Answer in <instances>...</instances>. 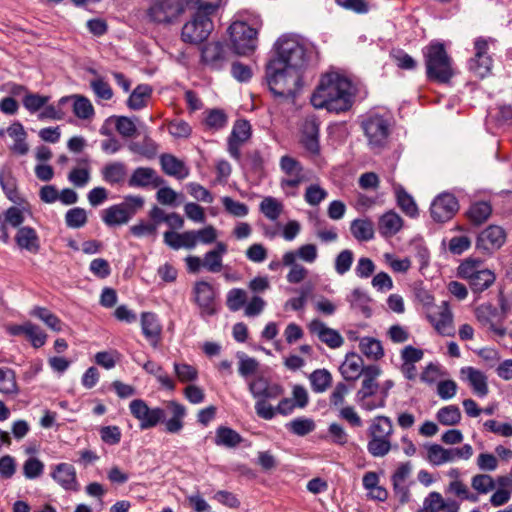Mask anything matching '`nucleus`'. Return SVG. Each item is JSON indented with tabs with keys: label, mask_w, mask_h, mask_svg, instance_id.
<instances>
[{
	"label": "nucleus",
	"mask_w": 512,
	"mask_h": 512,
	"mask_svg": "<svg viewBox=\"0 0 512 512\" xmlns=\"http://www.w3.org/2000/svg\"><path fill=\"white\" fill-rule=\"evenodd\" d=\"M353 98L352 82L337 72H330L321 77L310 102L316 109L341 113L352 107Z\"/></svg>",
	"instance_id": "nucleus-1"
},
{
	"label": "nucleus",
	"mask_w": 512,
	"mask_h": 512,
	"mask_svg": "<svg viewBox=\"0 0 512 512\" xmlns=\"http://www.w3.org/2000/svg\"><path fill=\"white\" fill-rule=\"evenodd\" d=\"M167 409L171 412L172 417L165 421V410L160 407L150 408L142 399H134L129 404L130 413L139 421V428L141 430L154 428L159 423L164 422L168 433L180 432L184 426L185 406L176 401H169Z\"/></svg>",
	"instance_id": "nucleus-2"
},
{
	"label": "nucleus",
	"mask_w": 512,
	"mask_h": 512,
	"mask_svg": "<svg viewBox=\"0 0 512 512\" xmlns=\"http://www.w3.org/2000/svg\"><path fill=\"white\" fill-rule=\"evenodd\" d=\"M276 57L268 63L279 62V67L296 70L302 74L309 62L308 50L293 35H282L274 44Z\"/></svg>",
	"instance_id": "nucleus-3"
},
{
	"label": "nucleus",
	"mask_w": 512,
	"mask_h": 512,
	"mask_svg": "<svg viewBox=\"0 0 512 512\" xmlns=\"http://www.w3.org/2000/svg\"><path fill=\"white\" fill-rule=\"evenodd\" d=\"M280 63H267L266 81L270 91L284 99L294 98L302 87V74L296 70L281 68Z\"/></svg>",
	"instance_id": "nucleus-4"
},
{
	"label": "nucleus",
	"mask_w": 512,
	"mask_h": 512,
	"mask_svg": "<svg viewBox=\"0 0 512 512\" xmlns=\"http://www.w3.org/2000/svg\"><path fill=\"white\" fill-rule=\"evenodd\" d=\"M423 53L427 78L438 83H448L454 73L452 60L444 45L439 42L431 43Z\"/></svg>",
	"instance_id": "nucleus-5"
},
{
	"label": "nucleus",
	"mask_w": 512,
	"mask_h": 512,
	"mask_svg": "<svg viewBox=\"0 0 512 512\" xmlns=\"http://www.w3.org/2000/svg\"><path fill=\"white\" fill-rule=\"evenodd\" d=\"M457 275L468 282L473 293H481L495 282V274L484 267L479 258H466L457 268Z\"/></svg>",
	"instance_id": "nucleus-6"
},
{
	"label": "nucleus",
	"mask_w": 512,
	"mask_h": 512,
	"mask_svg": "<svg viewBox=\"0 0 512 512\" xmlns=\"http://www.w3.org/2000/svg\"><path fill=\"white\" fill-rule=\"evenodd\" d=\"M228 33L232 48L237 55L246 56L257 47V28L249 26L244 21H235L229 28Z\"/></svg>",
	"instance_id": "nucleus-7"
},
{
	"label": "nucleus",
	"mask_w": 512,
	"mask_h": 512,
	"mask_svg": "<svg viewBox=\"0 0 512 512\" xmlns=\"http://www.w3.org/2000/svg\"><path fill=\"white\" fill-rule=\"evenodd\" d=\"M212 29L210 14L196 11L193 18L184 24L181 37L184 42L199 44L208 38Z\"/></svg>",
	"instance_id": "nucleus-8"
},
{
	"label": "nucleus",
	"mask_w": 512,
	"mask_h": 512,
	"mask_svg": "<svg viewBox=\"0 0 512 512\" xmlns=\"http://www.w3.org/2000/svg\"><path fill=\"white\" fill-rule=\"evenodd\" d=\"M184 12L181 0H155L147 10L149 20L155 24H171Z\"/></svg>",
	"instance_id": "nucleus-9"
},
{
	"label": "nucleus",
	"mask_w": 512,
	"mask_h": 512,
	"mask_svg": "<svg viewBox=\"0 0 512 512\" xmlns=\"http://www.w3.org/2000/svg\"><path fill=\"white\" fill-rule=\"evenodd\" d=\"M491 38L478 37L474 42L475 55L468 62L469 71L479 78H484L491 73L493 60L488 55V42Z\"/></svg>",
	"instance_id": "nucleus-10"
},
{
	"label": "nucleus",
	"mask_w": 512,
	"mask_h": 512,
	"mask_svg": "<svg viewBox=\"0 0 512 512\" xmlns=\"http://www.w3.org/2000/svg\"><path fill=\"white\" fill-rule=\"evenodd\" d=\"M362 128L372 148H382L389 136V123L379 115L368 117L362 122Z\"/></svg>",
	"instance_id": "nucleus-11"
},
{
	"label": "nucleus",
	"mask_w": 512,
	"mask_h": 512,
	"mask_svg": "<svg viewBox=\"0 0 512 512\" xmlns=\"http://www.w3.org/2000/svg\"><path fill=\"white\" fill-rule=\"evenodd\" d=\"M459 210L457 198L451 193H441L430 206V215L435 222L444 223L453 218Z\"/></svg>",
	"instance_id": "nucleus-12"
},
{
	"label": "nucleus",
	"mask_w": 512,
	"mask_h": 512,
	"mask_svg": "<svg viewBox=\"0 0 512 512\" xmlns=\"http://www.w3.org/2000/svg\"><path fill=\"white\" fill-rule=\"evenodd\" d=\"M506 241L504 229L498 225H490L481 231L477 237L476 248L486 254H492L500 249Z\"/></svg>",
	"instance_id": "nucleus-13"
},
{
	"label": "nucleus",
	"mask_w": 512,
	"mask_h": 512,
	"mask_svg": "<svg viewBox=\"0 0 512 512\" xmlns=\"http://www.w3.org/2000/svg\"><path fill=\"white\" fill-rule=\"evenodd\" d=\"M227 48L221 42H209L201 50V62L211 70H221L228 62Z\"/></svg>",
	"instance_id": "nucleus-14"
},
{
	"label": "nucleus",
	"mask_w": 512,
	"mask_h": 512,
	"mask_svg": "<svg viewBox=\"0 0 512 512\" xmlns=\"http://www.w3.org/2000/svg\"><path fill=\"white\" fill-rule=\"evenodd\" d=\"M248 389L256 400L278 398L284 394V389L280 384L270 382L263 375H258L252 379L248 383Z\"/></svg>",
	"instance_id": "nucleus-15"
},
{
	"label": "nucleus",
	"mask_w": 512,
	"mask_h": 512,
	"mask_svg": "<svg viewBox=\"0 0 512 512\" xmlns=\"http://www.w3.org/2000/svg\"><path fill=\"white\" fill-rule=\"evenodd\" d=\"M164 183L165 180L151 167H137L128 179L131 188H159Z\"/></svg>",
	"instance_id": "nucleus-16"
},
{
	"label": "nucleus",
	"mask_w": 512,
	"mask_h": 512,
	"mask_svg": "<svg viewBox=\"0 0 512 512\" xmlns=\"http://www.w3.org/2000/svg\"><path fill=\"white\" fill-rule=\"evenodd\" d=\"M194 301L204 315L215 313V291L211 284L206 281H198L193 288Z\"/></svg>",
	"instance_id": "nucleus-17"
},
{
	"label": "nucleus",
	"mask_w": 512,
	"mask_h": 512,
	"mask_svg": "<svg viewBox=\"0 0 512 512\" xmlns=\"http://www.w3.org/2000/svg\"><path fill=\"white\" fill-rule=\"evenodd\" d=\"M301 143L310 153H319V121L317 117L308 116L305 118L302 125Z\"/></svg>",
	"instance_id": "nucleus-18"
},
{
	"label": "nucleus",
	"mask_w": 512,
	"mask_h": 512,
	"mask_svg": "<svg viewBox=\"0 0 512 512\" xmlns=\"http://www.w3.org/2000/svg\"><path fill=\"white\" fill-rule=\"evenodd\" d=\"M140 323L144 337L152 347L157 348L162 334V326L157 315L152 312H143Z\"/></svg>",
	"instance_id": "nucleus-19"
},
{
	"label": "nucleus",
	"mask_w": 512,
	"mask_h": 512,
	"mask_svg": "<svg viewBox=\"0 0 512 512\" xmlns=\"http://www.w3.org/2000/svg\"><path fill=\"white\" fill-rule=\"evenodd\" d=\"M311 333L318 336L319 340L332 349L342 346L344 339L340 333L327 327L322 321L315 319L309 324Z\"/></svg>",
	"instance_id": "nucleus-20"
},
{
	"label": "nucleus",
	"mask_w": 512,
	"mask_h": 512,
	"mask_svg": "<svg viewBox=\"0 0 512 512\" xmlns=\"http://www.w3.org/2000/svg\"><path fill=\"white\" fill-rule=\"evenodd\" d=\"M51 477L65 490H77L76 470L72 464L59 463L57 464Z\"/></svg>",
	"instance_id": "nucleus-21"
},
{
	"label": "nucleus",
	"mask_w": 512,
	"mask_h": 512,
	"mask_svg": "<svg viewBox=\"0 0 512 512\" xmlns=\"http://www.w3.org/2000/svg\"><path fill=\"white\" fill-rule=\"evenodd\" d=\"M7 134L11 137L14 143L10 146L12 153L24 156L29 152V144L27 142L28 134L24 126L19 122H13L7 129Z\"/></svg>",
	"instance_id": "nucleus-22"
},
{
	"label": "nucleus",
	"mask_w": 512,
	"mask_h": 512,
	"mask_svg": "<svg viewBox=\"0 0 512 512\" xmlns=\"http://www.w3.org/2000/svg\"><path fill=\"white\" fill-rule=\"evenodd\" d=\"M160 165L166 175L173 176L178 180H183L189 176V168L182 160L172 154H162L160 156Z\"/></svg>",
	"instance_id": "nucleus-23"
},
{
	"label": "nucleus",
	"mask_w": 512,
	"mask_h": 512,
	"mask_svg": "<svg viewBox=\"0 0 512 512\" xmlns=\"http://www.w3.org/2000/svg\"><path fill=\"white\" fill-rule=\"evenodd\" d=\"M15 242L20 249L32 254H37L40 250L39 236L36 230L29 226H22L17 230Z\"/></svg>",
	"instance_id": "nucleus-24"
},
{
	"label": "nucleus",
	"mask_w": 512,
	"mask_h": 512,
	"mask_svg": "<svg viewBox=\"0 0 512 512\" xmlns=\"http://www.w3.org/2000/svg\"><path fill=\"white\" fill-rule=\"evenodd\" d=\"M363 359L356 353H348L340 366V373L347 381L357 380L363 372Z\"/></svg>",
	"instance_id": "nucleus-25"
},
{
	"label": "nucleus",
	"mask_w": 512,
	"mask_h": 512,
	"mask_svg": "<svg viewBox=\"0 0 512 512\" xmlns=\"http://www.w3.org/2000/svg\"><path fill=\"white\" fill-rule=\"evenodd\" d=\"M101 175L103 180L110 185L121 184L126 179L127 167L120 161L111 162L102 168Z\"/></svg>",
	"instance_id": "nucleus-26"
},
{
	"label": "nucleus",
	"mask_w": 512,
	"mask_h": 512,
	"mask_svg": "<svg viewBox=\"0 0 512 512\" xmlns=\"http://www.w3.org/2000/svg\"><path fill=\"white\" fill-rule=\"evenodd\" d=\"M227 253V245L217 242L214 249L206 252L203 258V267L211 273H218L222 269V258Z\"/></svg>",
	"instance_id": "nucleus-27"
},
{
	"label": "nucleus",
	"mask_w": 512,
	"mask_h": 512,
	"mask_svg": "<svg viewBox=\"0 0 512 512\" xmlns=\"http://www.w3.org/2000/svg\"><path fill=\"white\" fill-rule=\"evenodd\" d=\"M492 214V206L487 201H477L470 205L465 215L469 222L479 226L486 222Z\"/></svg>",
	"instance_id": "nucleus-28"
},
{
	"label": "nucleus",
	"mask_w": 512,
	"mask_h": 512,
	"mask_svg": "<svg viewBox=\"0 0 512 512\" xmlns=\"http://www.w3.org/2000/svg\"><path fill=\"white\" fill-rule=\"evenodd\" d=\"M402 226V218L394 211H389L380 217L378 230L382 236L391 237L398 233Z\"/></svg>",
	"instance_id": "nucleus-29"
},
{
	"label": "nucleus",
	"mask_w": 512,
	"mask_h": 512,
	"mask_svg": "<svg viewBox=\"0 0 512 512\" xmlns=\"http://www.w3.org/2000/svg\"><path fill=\"white\" fill-rule=\"evenodd\" d=\"M152 87L148 84H139L130 94L127 100V106L131 110H140L147 105V101L152 96Z\"/></svg>",
	"instance_id": "nucleus-30"
},
{
	"label": "nucleus",
	"mask_w": 512,
	"mask_h": 512,
	"mask_svg": "<svg viewBox=\"0 0 512 512\" xmlns=\"http://www.w3.org/2000/svg\"><path fill=\"white\" fill-rule=\"evenodd\" d=\"M393 431L394 428L391 419L387 416L379 415L372 420L368 428V436L391 438Z\"/></svg>",
	"instance_id": "nucleus-31"
},
{
	"label": "nucleus",
	"mask_w": 512,
	"mask_h": 512,
	"mask_svg": "<svg viewBox=\"0 0 512 512\" xmlns=\"http://www.w3.org/2000/svg\"><path fill=\"white\" fill-rule=\"evenodd\" d=\"M461 372L467 374V379L476 395L484 397L488 394L487 377L481 371L473 367H467L462 369Z\"/></svg>",
	"instance_id": "nucleus-32"
},
{
	"label": "nucleus",
	"mask_w": 512,
	"mask_h": 512,
	"mask_svg": "<svg viewBox=\"0 0 512 512\" xmlns=\"http://www.w3.org/2000/svg\"><path fill=\"white\" fill-rule=\"evenodd\" d=\"M242 436L232 428L219 426L216 430L214 442L218 446L234 448L242 442Z\"/></svg>",
	"instance_id": "nucleus-33"
},
{
	"label": "nucleus",
	"mask_w": 512,
	"mask_h": 512,
	"mask_svg": "<svg viewBox=\"0 0 512 512\" xmlns=\"http://www.w3.org/2000/svg\"><path fill=\"white\" fill-rule=\"evenodd\" d=\"M475 315L477 320L483 324L488 325L491 330L495 331L499 335H504L505 330L497 329L494 325V320L498 315L497 308L491 304H482L476 308Z\"/></svg>",
	"instance_id": "nucleus-34"
},
{
	"label": "nucleus",
	"mask_w": 512,
	"mask_h": 512,
	"mask_svg": "<svg viewBox=\"0 0 512 512\" xmlns=\"http://www.w3.org/2000/svg\"><path fill=\"white\" fill-rule=\"evenodd\" d=\"M436 330L443 335H450L452 330V313L446 302H443L439 310L433 316Z\"/></svg>",
	"instance_id": "nucleus-35"
},
{
	"label": "nucleus",
	"mask_w": 512,
	"mask_h": 512,
	"mask_svg": "<svg viewBox=\"0 0 512 512\" xmlns=\"http://www.w3.org/2000/svg\"><path fill=\"white\" fill-rule=\"evenodd\" d=\"M309 380L314 392L323 393L331 386L332 375L326 369H317L310 374Z\"/></svg>",
	"instance_id": "nucleus-36"
},
{
	"label": "nucleus",
	"mask_w": 512,
	"mask_h": 512,
	"mask_svg": "<svg viewBox=\"0 0 512 512\" xmlns=\"http://www.w3.org/2000/svg\"><path fill=\"white\" fill-rule=\"evenodd\" d=\"M461 411L456 405L440 408L436 413L437 421L444 426H455L461 421Z\"/></svg>",
	"instance_id": "nucleus-37"
},
{
	"label": "nucleus",
	"mask_w": 512,
	"mask_h": 512,
	"mask_svg": "<svg viewBox=\"0 0 512 512\" xmlns=\"http://www.w3.org/2000/svg\"><path fill=\"white\" fill-rule=\"evenodd\" d=\"M347 301L350 303L352 309L361 311L366 318L371 316V309L368 306L370 298L359 288H355L351 292V294L347 297Z\"/></svg>",
	"instance_id": "nucleus-38"
},
{
	"label": "nucleus",
	"mask_w": 512,
	"mask_h": 512,
	"mask_svg": "<svg viewBox=\"0 0 512 512\" xmlns=\"http://www.w3.org/2000/svg\"><path fill=\"white\" fill-rule=\"evenodd\" d=\"M128 148L131 152L139 154L147 159L154 158L158 151L157 143L147 136L142 142H131Z\"/></svg>",
	"instance_id": "nucleus-39"
},
{
	"label": "nucleus",
	"mask_w": 512,
	"mask_h": 512,
	"mask_svg": "<svg viewBox=\"0 0 512 512\" xmlns=\"http://www.w3.org/2000/svg\"><path fill=\"white\" fill-rule=\"evenodd\" d=\"M30 315L43 321L53 331L59 332L62 330V321L58 318V316H56L45 307L37 306L33 308V310L30 312Z\"/></svg>",
	"instance_id": "nucleus-40"
},
{
	"label": "nucleus",
	"mask_w": 512,
	"mask_h": 512,
	"mask_svg": "<svg viewBox=\"0 0 512 512\" xmlns=\"http://www.w3.org/2000/svg\"><path fill=\"white\" fill-rule=\"evenodd\" d=\"M350 229L358 241H369L374 236L373 224L369 220L356 219L351 223Z\"/></svg>",
	"instance_id": "nucleus-41"
},
{
	"label": "nucleus",
	"mask_w": 512,
	"mask_h": 512,
	"mask_svg": "<svg viewBox=\"0 0 512 512\" xmlns=\"http://www.w3.org/2000/svg\"><path fill=\"white\" fill-rule=\"evenodd\" d=\"M102 219L108 226L126 224L130 221L119 204L112 205L103 211Z\"/></svg>",
	"instance_id": "nucleus-42"
},
{
	"label": "nucleus",
	"mask_w": 512,
	"mask_h": 512,
	"mask_svg": "<svg viewBox=\"0 0 512 512\" xmlns=\"http://www.w3.org/2000/svg\"><path fill=\"white\" fill-rule=\"evenodd\" d=\"M391 449V438L369 437L367 450L373 457H384Z\"/></svg>",
	"instance_id": "nucleus-43"
},
{
	"label": "nucleus",
	"mask_w": 512,
	"mask_h": 512,
	"mask_svg": "<svg viewBox=\"0 0 512 512\" xmlns=\"http://www.w3.org/2000/svg\"><path fill=\"white\" fill-rule=\"evenodd\" d=\"M397 204L400 209L410 217L418 215V208L413 197L402 187L396 189Z\"/></svg>",
	"instance_id": "nucleus-44"
},
{
	"label": "nucleus",
	"mask_w": 512,
	"mask_h": 512,
	"mask_svg": "<svg viewBox=\"0 0 512 512\" xmlns=\"http://www.w3.org/2000/svg\"><path fill=\"white\" fill-rule=\"evenodd\" d=\"M360 351L368 358L375 360L380 359L384 355L383 347L381 342L377 339L364 337L359 343Z\"/></svg>",
	"instance_id": "nucleus-45"
},
{
	"label": "nucleus",
	"mask_w": 512,
	"mask_h": 512,
	"mask_svg": "<svg viewBox=\"0 0 512 512\" xmlns=\"http://www.w3.org/2000/svg\"><path fill=\"white\" fill-rule=\"evenodd\" d=\"M0 392L3 394L18 393L16 375L10 368H0Z\"/></svg>",
	"instance_id": "nucleus-46"
},
{
	"label": "nucleus",
	"mask_w": 512,
	"mask_h": 512,
	"mask_svg": "<svg viewBox=\"0 0 512 512\" xmlns=\"http://www.w3.org/2000/svg\"><path fill=\"white\" fill-rule=\"evenodd\" d=\"M260 211L266 218L275 221L279 218L283 211V205L276 198L268 196L260 203Z\"/></svg>",
	"instance_id": "nucleus-47"
},
{
	"label": "nucleus",
	"mask_w": 512,
	"mask_h": 512,
	"mask_svg": "<svg viewBox=\"0 0 512 512\" xmlns=\"http://www.w3.org/2000/svg\"><path fill=\"white\" fill-rule=\"evenodd\" d=\"M427 458L430 463L439 466L452 461V452L439 444H432L428 447Z\"/></svg>",
	"instance_id": "nucleus-48"
},
{
	"label": "nucleus",
	"mask_w": 512,
	"mask_h": 512,
	"mask_svg": "<svg viewBox=\"0 0 512 512\" xmlns=\"http://www.w3.org/2000/svg\"><path fill=\"white\" fill-rule=\"evenodd\" d=\"M237 358L239 359L238 372L243 378L247 379L256 374L259 362L255 358L249 357L244 352H238Z\"/></svg>",
	"instance_id": "nucleus-49"
},
{
	"label": "nucleus",
	"mask_w": 512,
	"mask_h": 512,
	"mask_svg": "<svg viewBox=\"0 0 512 512\" xmlns=\"http://www.w3.org/2000/svg\"><path fill=\"white\" fill-rule=\"evenodd\" d=\"M290 432L297 436H306L315 429V422L310 418L298 417L287 424Z\"/></svg>",
	"instance_id": "nucleus-50"
},
{
	"label": "nucleus",
	"mask_w": 512,
	"mask_h": 512,
	"mask_svg": "<svg viewBox=\"0 0 512 512\" xmlns=\"http://www.w3.org/2000/svg\"><path fill=\"white\" fill-rule=\"evenodd\" d=\"M50 100V96L29 92L24 95L22 104L31 114L41 110Z\"/></svg>",
	"instance_id": "nucleus-51"
},
{
	"label": "nucleus",
	"mask_w": 512,
	"mask_h": 512,
	"mask_svg": "<svg viewBox=\"0 0 512 512\" xmlns=\"http://www.w3.org/2000/svg\"><path fill=\"white\" fill-rule=\"evenodd\" d=\"M73 112L80 119H89L94 115V108L90 100L81 95H75Z\"/></svg>",
	"instance_id": "nucleus-52"
},
{
	"label": "nucleus",
	"mask_w": 512,
	"mask_h": 512,
	"mask_svg": "<svg viewBox=\"0 0 512 512\" xmlns=\"http://www.w3.org/2000/svg\"><path fill=\"white\" fill-rule=\"evenodd\" d=\"M247 301V293L241 288H233L227 293L226 305L232 312L239 311Z\"/></svg>",
	"instance_id": "nucleus-53"
},
{
	"label": "nucleus",
	"mask_w": 512,
	"mask_h": 512,
	"mask_svg": "<svg viewBox=\"0 0 512 512\" xmlns=\"http://www.w3.org/2000/svg\"><path fill=\"white\" fill-rule=\"evenodd\" d=\"M65 222L69 228L77 229L83 227L87 222L85 209L75 207L66 212Z\"/></svg>",
	"instance_id": "nucleus-54"
},
{
	"label": "nucleus",
	"mask_w": 512,
	"mask_h": 512,
	"mask_svg": "<svg viewBox=\"0 0 512 512\" xmlns=\"http://www.w3.org/2000/svg\"><path fill=\"white\" fill-rule=\"evenodd\" d=\"M354 261V253L350 249L342 250L335 258L334 268L337 274L344 275L350 269Z\"/></svg>",
	"instance_id": "nucleus-55"
},
{
	"label": "nucleus",
	"mask_w": 512,
	"mask_h": 512,
	"mask_svg": "<svg viewBox=\"0 0 512 512\" xmlns=\"http://www.w3.org/2000/svg\"><path fill=\"white\" fill-rule=\"evenodd\" d=\"M144 202L145 201L142 196L127 195L124 197V201L119 203V205L128 218L132 219V217L143 208Z\"/></svg>",
	"instance_id": "nucleus-56"
},
{
	"label": "nucleus",
	"mask_w": 512,
	"mask_h": 512,
	"mask_svg": "<svg viewBox=\"0 0 512 512\" xmlns=\"http://www.w3.org/2000/svg\"><path fill=\"white\" fill-rule=\"evenodd\" d=\"M221 202L226 212L234 217H245L249 212V208L245 203L236 201L229 196H224Z\"/></svg>",
	"instance_id": "nucleus-57"
},
{
	"label": "nucleus",
	"mask_w": 512,
	"mask_h": 512,
	"mask_svg": "<svg viewBox=\"0 0 512 512\" xmlns=\"http://www.w3.org/2000/svg\"><path fill=\"white\" fill-rule=\"evenodd\" d=\"M174 371L181 382H192L198 377V371L187 363H174Z\"/></svg>",
	"instance_id": "nucleus-58"
},
{
	"label": "nucleus",
	"mask_w": 512,
	"mask_h": 512,
	"mask_svg": "<svg viewBox=\"0 0 512 512\" xmlns=\"http://www.w3.org/2000/svg\"><path fill=\"white\" fill-rule=\"evenodd\" d=\"M115 128L120 135L126 138L133 137L137 132L134 121L126 116L115 117Z\"/></svg>",
	"instance_id": "nucleus-59"
},
{
	"label": "nucleus",
	"mask_w": 512,
	"mask_h": 512,
	"mask_svg": "<svg viewBox=\"0 0 512 512\" xmlns=\"http://www.w3.org/2000/svg\"><path fill=\"white\" fill-rule=\"evenodd\" d=\"M44 464L38 458L30 457L23 465V472L27 479H35L42 475Z\"/></svg>",
	"instance_id": "nucleus-60"
},
{
	"label": "nucleus",
	"mask_w": 512,
	"mask_h": 512,
	"mask_svg": "<svg viewBox=\"0 0 512 512\" xmlns=\"http://www.w3.org/2000/svg\"><path fill=\"white\" fill-rule=\"evenodd\" d=\"M328 437L331 439L332 443L339 446H344L348 442V433L342 425L336 422L329 425Z\"/></svg>",
	"instance_id": "nucleus-61"
},
{
	"label": "nucleus",
	"mask_w": 512,
	"mask_h": 512,
	"mask_svg": "<svg viewBox=\"0 0 512 512\" xmlns=\"http://www.w3.org/2000/svg\"><path fill=\"white\" fill-rule=\"evenodd\" d=\"M25 337L31 342L33 347L39 348L45 344L47 335L39 326L30 322Z\"/></svg>",
	"instance_id": "nucleus-62"
},
{
	"label": "nucleus",
	"mask_w": 512,
	"mask_h": 512,
	"mask_svg": "<svg viewBox=\"0 0 512 512\" xmlns=\"http://www.w3.org/2000/svg\"><path fill=\"white\" fill-rule=\"evenodd\" d=\"M327 192L323 188H321L319 185L312 184L309 187H307L305 192V201L312 206L319 205L326 197Z\"/></svg>",
	"instance_id": "nucleus-63"
},
{
	"label": "nucleus",
	"mask_w": 512,
	"mask_h": 512,
	"mask_svg": "<svg viewBox=\"0 0 512 512\" xmlns=\"http://www.w3.org/2000/svg\"><path fill=\"white\" fill-rule=\"evenodd\" d=\"M444 500L439 492L433 491L424 498L422 507L427 512H441Z\"/></svg>",
	"instance_id": "nucleus-64"
}]
</instances>
